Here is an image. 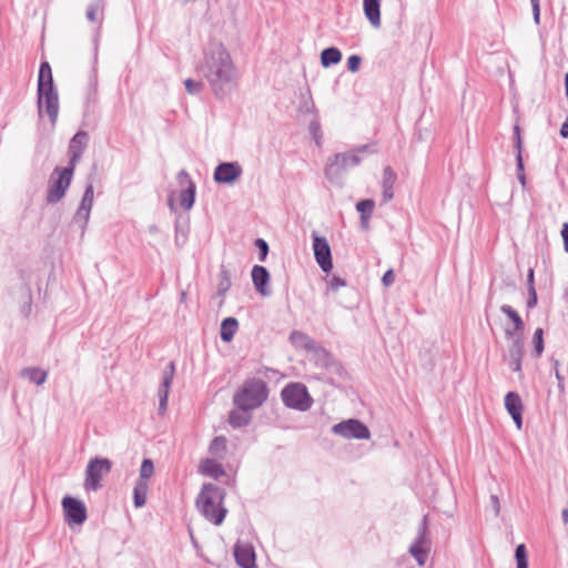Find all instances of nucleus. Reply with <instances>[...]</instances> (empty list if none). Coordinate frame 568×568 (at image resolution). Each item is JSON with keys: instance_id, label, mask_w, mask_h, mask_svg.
<instances>
[{"instance_id": "obj_1", "label": "nucleus", "mask_w": 568, "mask_h": 568, "mask_svg": "<svg viewBox=\"0 0 568 568\" xmlns=\"http://www.w3.org/2000/svg\"><path fill=\"white\" fill-rule=\"evenodd\" d=\"M196 70L217 99L229 97L237 88L239 72L234 59L215 34L203 45Z\"/></svg>"}, {"instance_id": "obj_2", "label": "nucleus", "mask_w": 568, "mask_h": 568, "mask_svg": "<svg viewBox=\"0 0 568 568\" xmlns=\"http://www.w3.org/2000/svg\"><path fill=\"white\" fill-rule=\"evenodd\" d=\"M374 145L365 144L329 156L324 168L325 178L334 185L343 186L345 173L362 163L365 155L375 153Z\"/></svg>"}, {"instance_id": "obj_3", "label": "nucleus", "mask_w": 568, "mask_h": 568, "mask_svg": "<svg viewBox=\"0 0 568 568\" xmlns=\"http://www.w3.org/2000/svg\"><path fill=\"white\" fill-rule=\"evenodd\" d=\"M225 493L213 484H204L196 498V507L202 516L215 526H220L227 509L223 506Z\"/></svg>"}, {"instance_id": "obj_4", "label": "nucleus", "mask_w": 568, "mask_h": 568, "mask_svg": "<svg viewBox=\"0 0 568 568\" xmlns=\"http://www.w3.org/2000/svg\"><path fill=\"white\" fill-rule=\"evenodd\" d=\"M267 398L266 384L257 378L247 379L234 394L233 402L237 408L255 409Z\"/></svg>"}, {"instance_id": "obj_5", "label": "nucleus", "mask_w": 568, "mask_h": 568, "mask_svg": "<svg viewBox=\"0 0 568 568\" xmlns=\"http://www.w3.org/2000/svg\"><path fill=\"white\" fill-rule=\"evenodd\" d=\"M73 173L74 169L70 166L55 168L52 171L49 178L45 196V201L48 204H55L64 197L72 182Z\"/></svg>"}, {"instance_id": "obj_6", "label": "nucleus", "mask_w": 568, "mask_h": 568, "mask_svg": "<svg viewBox=\"0 0 568 568\" xmlns=\"http://www.w3.org/2000/svg\"><path fill=\"white\" fill-rule=\"evenodd\" d=\"M427 515H425L417 528V534L408 548V552L413 556V558L417 561L418 566H424L426 564V559L432 549V540L428 536V524H427Z\"/></svg>"}, {"instance_id": "obj_7", "label": "nucleus", "mask_w": 568, "mask_h": 568, "mask_svg": "<svg viewBox=\"0 0 568 568\" xmlns=\"http://www.w3.org/2000/svg\"><path fill=\"white\" fill-rule=\"evenodd\" d=\"M282 399L284 404L301 412L311 408L313 399L306 387L300 383H292L282 390Z\"/></svg>"}, {"instance_id": "obj_8", "label": "nucleus", "mask_w": 568, "mask_h": 568, "mask_svg": "<svg viewBox=\"0 0 568 568\" xmlns=\"http://www.w3.org/2000/svg\"><path fill=\"white\" fill-rule=\"evenodd\" d=\"M112 463L108 458H93L85 469L84 487L88 490H98L101 487L100 480L110 473Z\"/></svg>"}, {"instance_id": "obj_9", "label": "nucleus", "mask_w": 568, "mask_h": 568, "mask_svg": "<svg viewBox=\"0 0 568 568\" xmlns=\"http://www.w3.org/2000/svg\"><path fill=\"white\" fill-rule=\"evenodd\" d=\"M332 433L345 439H367L368 428L357 419H347L332 427Z\"/></svg>"}, {"instance_id": "obj_10", "label": "nucleus", "mask_w": 568, "mask_h": 568, "mask_svg": "<svg viewBox=\"0 0 568 568\" xmlns=\"http://www.w3.org/2000/svg\"><path fill=\"white\" fill-rule=\"evenodd\" d=\"M38 109L40 114L45 110L52 124L57 122L59 113V98L54 88H38Z\"/></svg>"}, {"instance_id": "obj_11", "label": "nucleus", "mask_w": 568, "mask_h": 568, "mask_svg": "<svg viewBox=\"0 0 568 568\" xmlns=\"http://www.w3.org/2000/svg\"><path fill=\"white\" fill-rule=\"evenodd\" d=\"M62 507L68 525H82L87 520V507L80 499L67 496L62 499Z\"/></svg>"}, {"instance_id": "obj_12", "label": "nucleus", "mask_w": 568, "mask_h": 568, "mask_svg": "<svg viewBox=\"0 0 568 568\" xmlns=\"http://www.w3.org/2000/svg\"><path fill=\"white\" fill-rule=\"evenodd\" d=\"M313 251L315 260L323 272L328 273L333 268L332 253L328 241L324 236L312 233Z\"/></svg>"}, {"instance_id": "obj_13", "label": "nucleus", "mask_w": 568, "mask_h": 568, "mask_svg": "<svg viewBox=\"0 0 568 568\" xmlns=\"http://www.w3.org/2000/svg\"><path fill=\"white\" fill-rule=\"evenodd\" d=\"M175 374V365L173 362H170L162 374V381L159 386L158 396H159V413L164 414L168 409V400L169 394L172 386V382Z\"/></svg>"}, {"instance_id": "obj_14", "label": "nucleus", "mask_w": 568, "mask_h": 568, "mask_svg": "<svg viewBox=\"0 0 568 568\" xmlns=\"http://www.w3.org/2000/svg\"><path fill=\"white\" fill-rule=\"evenodd\" d=\"M94 190L93 185L89 184L84 191L80 205L73 216L74 223L79 224L82 232L89 222L91 209L93 206Z\"/></svg>"}, {"instance_id": "obj_15", "label": "nucleus", "mask_w": 568, "mask_h": 568, "mask_svg": "<svg viewBox=\"0 0 568 568\" xmlns=\"http://www.w3.org/2000/svg\"><path fill=\"white\" fill-rule=\"evenodd\" d=\"M242 168L236 162H224L219 164L214 171V180L217 183L232 184L240 179Z\"/></svg>"}, {"instance_id": "obj_16", "label": "nucleus", "mask_w": 568, "mask_h": 568, "mask_svg": "<svg viewBox=\"0 0 568 568\" xmlns=\"http://www.w3.org/2000/svg\"><path fill=\"white\" fill-rule=\"evenodd\" d=\"M524 356V338L516 337L511 341L508 347L507 355V364L511 371L519 373V376L523 377L521 373V361Z\"/></svg>"}, {"instance_id": "obj_17", "label": "nucleus", "mask_w": 568, "mask_h": 568, "mask_svg": "<svg viewBox=\"0 0 568 568\" xmlns=\"http://www.w3.org/2000/svg\"><path fill=\"white\" fill-rule=\"evenodd\" d=\"M236 564L242 568L255 567V552L250 544L237 542L234 548Z\"/></svg>"}, {"instance_id": "obj_18", "label": "nucleus", "mask_w": 568, "mask_h": 568, "mask_svg": "<svg viewBox=\"0 0 568 568\" xmlns=\"http://www.w3.org/2000/svg\"><path fill=\"white\" fill-rule=\"evenodd\" d=\"M505 407L510 414L518 429L523 426V403L521 398L517 393L509 392L505 396Z\"/></svg>"}, {"instance_id": "obj_19", "label": "nucleus", "mask_w": 568, "mask_h": 568, "mask_svg": "<svg viewBox=\"0 0 568 568\" xmlns=\"http://www.w3.org/2000/svg\"><path fill=\"white\" fill-rule=\"evenodd\" d=\"M88 143V134L83 131L78 132L70 141L69 153L70 163L69 166L75 169L77 162L80 160L84 148Z\"/></svg>"}, {"instance_id": "obj_20", "label": "nucleus", "mask_w": 568, "mask_h": 568, "mask_svg": "<svg viewBox=\"0 0 568 568\" xmlns=\"http://www.w3.org/2000/svg\"><path fill=\"white\" fill-rule=\"evenodd\" d=\"M252 281L256 291L263 295L268 296L271 291L266 287L270 281V274L264 266L255 265L252 270Z\"/></svg>"}, {"instance_id": "obj_21", "label": "nucleus", "mask_w": 568, "mask_h": 568, "mask_svg": "<svg viewBox=\"0 0 568 568\" xmlns=\"http://www.w3.org/2000/svg\"><path fill=\"white\" fill-rule=\"evenodd\" d=\"M180 178H184L187 180V187L185 190H182L179 194V202L180 205L189 211L192 209L195 200V184L189 180V176L185 172L180 173Z\"/></svg>"}, {"instance_id": "obj_22", "label": "nucleus", "mask_w": 568, "mask_h": 568, "mask_svg": "<svg viewBox=\"0 0 568 568\" xmlns=\"http://www.w3.org/2000/svg\"><path fill=\"white\" fill-rule=\"evenodd\" d=\"M201 474L217 479L223 476L224 468L215 458H206L200 464Z\"/></svg>"}, {"instance_id": "obj_23", "label": "nucleus", "mask_w": 568, "mask_h": 568, "mask_svg": "<svg viewBox=\"0 0 568 568\" xmlns=\"http://www.w3.org/2000/svg\"><path fill=\"white\" fill-rule=\"evenodd\" d=\"M364 12L369 23L374 28L381 26V10L378 0H364Z\"/></svg>"}, {"instance_id": "obj_24", "label": "nucleus", "mask_w": 568, "mask_h": 568, "mask_svg": "<svg viewBox=\"0 0 568 568\" xmlns=\"http://www.w3.org/2000/svg\"><path fill=\"white\" fill-rule=\"evenodd\" d=\"M21 376L36 385H42L45 383L48 374L39 367H27L21 371Z\"/></svg>"}, {"instance_id": "obj_25", "label": "nucleus", "mask_w": 568, "mask_h": 568, "mask_svg": "<svg viewBox=\"0 0 568 568\" xmlns=\"http://www.w3.org/2000/svg\"><path fill=\"white\" fill-rule=\"evenodd\" d=\"M252 409H241L235 406L230 413L229 422L233 427H242L250 423L251 420V412Z\"/></svg>"}, {"instance_id": "obj_26", "label": "nucleus", "mask_w": 568, "mask_h": 568, "mask_svg": "<svg viewBox=\"0 0 568 568\" xmlns=\"http://www.w3.org/2000/svg\"><path fill=\"white\" fill-rule=\"evenodd\" d=\"M104 0H95L90 3L87 9V19L90 22H98L99 24L103 21Z\"/></svg>"}, {"instance_id": "obj_27", "label": "nucleus", "mask_w": 568, "mask_h": 568, "mask_svg": "<svg viewBox=\"0 0 568 568\" xmlns=\"http://www.w3.org/2000/svg\"><path fill=\"white\" fill-rule=\"evenodd\" d=\"M239 323L234 317H226L221 323V338L224 342H231L237 331Z\"/></svg>"}, {"instance_id": "obj_28", "label": "nucleus", "mask_w": 568, "mask_h": 568, "mask_svg": "<svg viewBox=\"0 0 568 568\" xmlns=\"http://www.w3.org/2000/svg\"><path fill=\"white\" fill-rule=\"evenodd\" d=\"M38 88H42V89L54 88L51 67L48 62H42L40 65Z\"/></svg>"}, {"instance_id": "obj_29", "label": "nucleus", "mask_w": 568, "mask_h": 568, "mask_svg": "<svg viewBox=\"0 0 568 568\" xmlns=\"http://www.w3.org/2000/svg\"><path fill=\"white\" fill-rule=\"evenodd\" d=\"M342 60V53L337 48H327L321 53V63L324 68L337 64Z\"/></svg>"}, {"instance_id": "obj_30", "label": "nucleus", "mask_w": 568, "mask_h": 568, "mask_svg": "<svg viewBox=\"0 0 568 568\" xmlns=\"http://www.w3.org/2000/svg\"><path fill=\"white\" fill-rule=\"evenodd\" d=\"M290 339L294 346L305 349H313L315 347V342L302 332L294 331L290 335Z\"/></svg>"}, {"instance_id": "obj_31", "label": "nucleus", "mask_w": 568, "mask_h": 568, "mask_svg": "<svg viewBox=\"0 0 568 568\" xmlns=\"http://www.w3.org/2000/svg\"><path fill=\"white\" fill-rule=\"evenodd\" d=\"M375 203L373 200H363L356 204L357 211L361 213V223L363 227H367L368 217L374 210Z\"/></svg>"}, {"instance_id": "obj_32", "label": "nucleus", "mask_w": 568, "mask_h": 568, "mask_svg": "<svg viewBox=\"0 0 568 568\" xmlns=\"http://www.w3.org/2000/svg\"><path fill=\"white\" fill-rule=\"evenodd\" d=\"M209 452L216 459L223 458L225 455V452H226L225 437H223V436L215 437L210 444Z\"/></svg>"}, {"instance_id": "obj_33", "label": "nucleus", "mask_w": 568, "mask_h": 568, "mask_svg": "<svg viewBox=\"0 0 568 568\" xmlns=\"http://www.w3.org/2000/svg\"><path fill=\"white\" fill-rule=\"evenodd\" d=\"M148 490L149 484L135 483L133 489V503L136 508H141L145 505Z\"/></svg>"}, {"instance_id": "obj_34", "label": "nucleus", "mask_w": 568, "mask_h": 568, "mask_svg": "<svg viewBox=\"0 0 568 568\" xmlns=\"http://www.w3.org/2000/svg\"><path fill=\"white\" fill-rule=\"evenodd\" d=\"M154 475V464L151 459L145 458L143 459L140 471H139V479L136 483H143L149 484V479Z\"/></svg>"}, {"instance_id": "obj_35", "label": "nucleus", "mask_w": 568, "mask_h": 568, "mask_svg": "<svg viewBox=\"0 0 568 568\" xmlns=\"http://www.w3.org/2000/svg\"><path fill=\"white\" fill-rule=\"evenodd\" d=\"M500 311L513 322L515 331L524 329V321L510 305H503Z\"/></svg>"}, {"instance_id": "obj_36", "label": "nucleus", "mask_w": 568, "mask_h": 568, "mask_svg": "<svg viewBox=\"0 0 568 568\" xmlns=\"http://www.w3.org/2000/svg\"><path fill=\"white\" fill-rule=\"evenodd\" d=\"M544 331L542 328H537L534 333L532 343H534V352L538 357L544 352Z\"/></svg>"}, {"instance_id": "obj_37", "label": "nucleus", "mask_w": 568, "mask_h": 568, "mask_svg": "<svg viewBox=\"0 0 568 568\" xmlns=\"http://www.w3.org/2000/svg\"><path fill=\"white\" fill-rule=\"evenodd\" d=\"M185 89L191 94L200 93L203 89V84L200 81H195L192 79H186L184 81Z\"/></svg>"}, {"instance_id": "obj_38", "label": "nucleus", "mask_w": 568, "mask_h": 568, "mask_svg": "<svg viewBox=\"0 0 568 568\" xmlns=\"http://www.w3.org/2000/svg\"><path fill=\"white\" fill-rule=\"evenodd\" d=\"M516 165H517V178H518V181L520 182L521 186L525 187L526 186V176H525V173H524V162H523V155L521 154H517L516 155Z\"/></svg>"}, {"instance_id": "obj_39", "label": "nucleus", "mask_w": 568, "mask_h": 568, "mask_svg": "<svg viewBox=\"0 0 568 568\" xmlns=\"http://www.w3.org/2000/svg\"><path fill=\"white\" fill-rule=\"evenodd\" d=\"M359 65H361V58H359L358 55H351V57L347 59V69H348L351 72H356V71H358Z\"/></svg>"}, {"instance_id": "obj_40", "label": "nucleus", "mask_w": 568, "mask_h": 568, "mask_svg": "<svg viewBox=\"0 0 568 568\" xmlns=\"http://www.w3.org/2000/svg\"><path fill=\"white\" fill-rule=\"evenodd\" d=\"M256 246H257V248L260 251V260L264 261L266 258L267 253H268V245H267V243L264 240H262V239H257L256 240Z\"/></svg>"}, {"instance_id": "obj_41", "label": "nucleus", "mask_w": 568, "mask_h": 568, "mask_svg": "<svg viewBox=\"0 0 568 568\" xmlns=\"http://www.w3.org/2000/svg\"><path fill=\"white\" fill-rule=\"evenodd\" d=\"M514 138H515V149L517 151V154H521L523 141H521V136H520V129L518 125L514 126Z\"/></svg>"}, {"instance_id": "obj_42", "label": "nucleus", "mask_w": 568, "mask_h": 568, "mask_svg": "<svg viewBox=\"0 0 568 568\" xmlns=\"http://www.w3.org/2000/svg\"><path fill=\"white\" fill-rule=\"evenodd\" d=\"M527 307L532 308L537 305V293L535 286L528 287Z\"/></svg>"}, {"instance_id": "obj_43", "label": "nucleus", "mask_w": 568, "mask_h": 568, "mask_svg": "<svg viewBox=\"0 0 568 568\" xmlns=\"http://www.w3.org/2000/svg\"><path fill=\"white\" fill-rule=\"evenodd\" d=\"M346 285V282L345 280L338 277V276H333L329 281V287L331 290H333L334 292H336L338 288L341 287H344Z\"/></svg>"}, {"instance_id": "obj_44", "label": "nucleus", "mask_w": 568, "mask_h": 568, "mask_svg": "<svg viewBox=\"0 0 568 568\" xmlns=\"http://www.w3.org/2000/svg\"><path fill=\"white\" fill-rule=\"evenodd\" d=\"M532 7L534 21L536 24L540 21V6L539 0H530Z\"/></svg>"}, {"instance_id": "obj_45", "label": "nucleus", "mask_w": 568, "mask_h": 568, "mask_svg": "<svg viewBox=\"0 0 568 568\" xmlns=\"http://www.w3.org/2000/svg\"><path fill=\"white\" fill-rule=\"evenodd\" d=\"M515 557H516V560H519V559L527 560L525 545L520 544L516 547Z\"/></svg>"}, {"instance_id": "obj_46", "label": "nucleus", "mask_w": 568, "mask_h": 568, "mask_svg": "<svg viewBox=\"0 0 568 568\" xmlns=\"http://www.w3.org/2000/svg\"><path fill=\"white\" fill-rule=\"evenodd\" d=\"M490 503H491V507L494 509L495 515L498 516L500 513V504H499L498 497L496 495H491Z\"/></svg>"}, {"instance_id": "obj_47", "label": "nucleus", "mask_w": 568, "mask_h": 568, "mask_svg": "<svg viewBox=\"0 0 568 568\" xmlns=\"http://www.w3.org/2000/svg\"><path fill=\"white\" fill-rule=\"evenodd\" d=\"M520 331H515V326L513 325V327H506L505 328V335L508 337V338H511V341L516 337H523L521 335H519Z\"/></svg>"}, {"instance_id": "obj_48", "label": "nucleus", "mask_w": 568, "mask_h": 568, "mask_svg": "<svg viewBox=\"0 0 568 568\" xmlns=\"http://www.w3.org/2000/svg\"><path fill=\"white\" fill-rule=\"evenodd\" d=\"M561 235L564 239L565 250H566V252H568V223H564L562 230H561Z\"/></svg>"}, {"instance_id": "obj_49", "label": "nucleus", "mask_w": 568, "mask_h": 568, "mask_svg": "<svg viewBox=\"0 0 568 568\" xmlns=\"http://www.w3.org/2000/svg\"><path fill=\"white\" fill-rule=\"evenodd\" d=\"M558 365H559V362L555 361L554 366H555V371H556V377L558 379V386H559V388H562V377L559 373Z\"/></svg>"}, {"instance_id": "obj_50", "label": "nucleus", "mask_w": 568, "mask_h": 568, "mask_svg": "<svg viewBox=\"0 0 568 568\" xmlns=\"http://www.w3.org/2000/svg\"><path fill=\"white\" fill-rule=\"evenodd\" d=\"M382 281H383V284H384L385 286H389V285H390V270H387V271L384 273Z\"/></svg>"}, {"instance_id": "obj_51", "label": "nucleus", "mask_w": 568, "mask_h": 568, "mask_svg": "<svg viewBox=\"0 0 568 568\" xmlns=\"http://www.w3.org/2000/svg\"><path fill=\"white\" fill-rule=\"evenodd\" d=\"M527 285H528V287L535 286L534 285V270L532 268H529V271H528V274H527Z\"/></svg>"}, {"instance_id": "obj_52", "label": "nucleus", "mask_w": 568, "mask_h": 568, "mask_svg": "<svg viewBox=\"0 0 568 568\" xmlns=\"http://www.w3.org/2000/svg\"><path fill=\"white\" fill-rule=\"evenodd\" d=\"M560 135L562 138H568V119L564 122L560 129Z\"/></svg>"}, {"instance_id": "obj_53", "label": "nucleus", "mask_w": 568, "mask_h": 568, "mask_svg": "<svg viewBox=\"0 0 568 568\" xmlns=\"http://www.w3.org/2000/svg\"><path fill=\"white\" fill-rule=\"evenodd\" d=\"M31 312V301L29 300L24 306L22 307V313L24 316H28Z\"/></svg>"}, {"instance_id": "obj_54", "label": "nucleus", "mask_w": 568, "mask_h": 568, "mask_svg": "<svg viewBox=\"0 0 568 568\" xmlns=\"http://www.w3.org/2000/svg\"><path fill=\"white\" fill-rule=\"evenodd\" d=\"M517 561V568H528V561L527 560H516Z\"/></svg>"}, {"instance_id": "obj_55", "label": "nucleus", "mask_w": 568, "mask_h": 568, "mask_svg": "<svg viewBox=\"0 0 568 568\" xmlns=\"http://www.w3.org/2000/svg\"><path fill=\"white\" fill-rule=\"evenodd\" d=\"M310 128H311L312 131H315V130H318L320 125H318L317 122H312Z\"/></svg>"}, {"instance_id": "obj_56", "label": "nucleus", "mask_w": 568, "mask_h": 568, "mask_svg": "<svg viewBox=\"0 0 568 568\" xmlns=\"http://www.w3.org/2000/svg\"><path fill=\"white\" fill-rule=\"evenodd\" d=\"M185 301H186V292H185V291H183V292L181 293V296H180V302H181V303H184Z\"/></svg>"}, {"instance_id": "obj_57", "label": "nucleus", "mask_w": 568, "mask_h": 568, "mask_svg": "<svg viewBox=\"0 0 568 568\" xmlns=\"http://www.w3.org/2000/svg\"><path fill=\"white\" fill-rule=\"evenodd\" d=\"M169 205H170V207L173 210L174 205H173V200H172V197H170V199H169Z\"/></svg>"}, {"instance_id": "obj_58", "label": "nucleus", "mask_w": 568, "mask_h": 568, "mask_svg": "<svg viewBox=\"0 0 568 568\" xmlns=\"http://www.w3.org/2000/svg\"><path fill=\"white\" fill-rule=\"evenodd\" d=\"M430 38H432V32H430V30H429V31H428V40H430Z\"/></svg>"}, {"instance_id": "obj_59", "label": "nucleus", "mask_w": 568, "mask_h": 568, "mask_svg": "<svg viewBox=\"0 0 568 568\" xmlns=\"http://www.w3.org/2000/svg\"><path fill=\"white\" fill-rule=\"evenodd\" d=\"M566 295L568 296V287H567V291H566Z\"/></svg>"}]
</instances>
